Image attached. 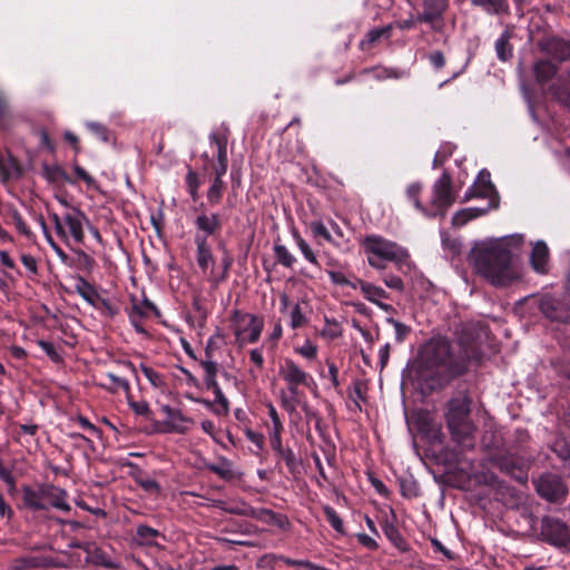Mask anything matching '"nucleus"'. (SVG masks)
I'll list each match as a JSON object with an SVG mask.
<instances>
[{"instance_id": "f257e3e1", "label": "nucleus", "mask_w": 570, "mask_h": 570, "mask_svg": "<svg viewBox=\"0 0 570 570\" xmlns=\"http://www.w3.org/2000/svg\"><path fill=\"white\" fill-rule=\"evenodd\" d=\"M523 243L520 234L497 238L478 244L470 254L476 272L494 286H507L517 274L512 267V257Z\"/></svg>"}, {"instance_id": "f03ea898", "label": "nucleus", "mask_w": 570, "mask_h": 570, "mask_svg": "<svg viewBox=\"0 0 570 570\" xmlns=\"http://www.w3.org/2000/svg\"><path fill=\"white\" fill-rule=\"evenodd\" d=\"M476 356L474 348L453 346L446 337L434 336L422 347L421 360L429 370H436L450 376L460 375L466 362Z\"/></svg>"}, {"instance_id": "7ed1b4c3", "label": "nucleus", "mask_w": 570, "mask_h": 570, "mask_svg": "<svg viewBox=\"0 0 570 570\" xmlns=\"http://www.w3.org/2000/svg\"><path fill=\"white\" fill-rule=\"evenodd\" d=\"M361 246L368 265L375 269H385L389 263L395 264L403 273L414 267L405 247L381 235L371 234L365 236L361 240Z\"/></svg>"}, {"instance_id": "20e7f679", "label": "nucleus", "mask_w": 570, "mask_h": 570, "mask_svg": "<svg viewBox=\"0 0 570 570\" xmlns=\"http://www.w3.org/2000/svg\"><path fill=\"white\" fill-rule=\"evenodd\" d=\"M57 235L68 243L70 239L80 245L85 239L86 226H89V218L78 207H69L61 216L51 214Z\"/></svg>"}, {"instance_id": "39448f33", "label": "nucleus", "mask_w": 570, "mask_h": 570, "mask_svg": "<svg viewBox=\"0 0 570 570\" xmlns=\"http://www.w3.org/2000/svg\"><path fill=\"white\" fill-rule=\"evenodd\" d=\"M233 332L239 346L256 343L264 328L262 317L235 311L232 317Z\"/></svg>"}, {"instance_id": "423d86ee", "label": "nucleus", "mask_w": 570, "mask_h": 570, "mask_svg": "<svg viewBox=\"0 0 570 570\" xmlns=\"http://www.w3.org/2000/svg\"><path fill=\"white\" fill-rule=\"evenodd\" d=\"M454 200L455 196L452 190L451 177L449 174L443 173L442 176L432 186V212H429L428 216H444Z\"/></svg>"}, {"instance_id": "0eeeda50", "label": "nucleus", "mask_w": 570, "mask_h": 570, "mask_svg": "<svg viewBox=\"0 0 570 570\" xmlns=\"http://www.w3.org/2000/svg\"><path fill=\"white\" fill-rule=\"evenodd\" d=\"M279 375L286 383L293 400L296 399L301 385L309 386L314 382L313 377L292 358H285L281 364Z\"/></svg>"}, {"instance_id": "6e6552de", "label": "nucleus", "mask_w": 570, "mask_h": 570, "mask_svg": "<svg viewBox=\"0 0 570 570\" xmlns=\"http://www.w3.org/2000/svg\"><path fill=\"white\" fill-rule=\"evenodd\" d=\"M535 489L540 497L550 502L563 501L568 494L563 480L554 474L541 475L535 481Z\"/></svg>"}, {"instance_id": "1a4fd4ad", "label": "nucleus", "mask_w": 570, "mask_h": 570, "mask_svg": "<svg viewBox=\"0 0 570 570\" xmlns=\"http://www.w3.org/2000/svg\"><path fill=\"white\" fill-rule=\"evenodd\" d=\"M542 534L556 547H566L570 543V528L559 519L546 518L542 521Z\"/></svg>"}, {"instance_id": "9d476101", "label": "nucleus", "mask_w": 570, "mask_h": 570, "mask_svg": "<svg viewBox=\"0 0 570 570\" xmlns=\"http://www.w3.org/2000/svg\"><path fill=\"white\" fill-rule=\"evenodd\" d=\"M470 404L471 401L466 395H459L453 397L448 403V411L445 414L448 426H456L460 422L469 421L470 419Z\"/></svg>"}, {"instance_id": "9b49d317", "label": "nucleus", "mask_w": 570, "mask_h": 570, "mask_svg": "<svg viewBox=\"0 0 570 570\" xmlns=\"http://www.w3.org/2000/svg\"><path fill=\"white\" fill-rule=\"evenodd\" d=\"M475 197L488 198L489 200L498 199L497 191L494 189L493 184L491 183L490 173L485 169H482L473 185L466 190L464 198L471 199Z\"/></svg>"}, {"instance_id": "f8f14e48", "label": "nucleus", "mask_w": 570, "mask_h": 570, "mask_svg": "<svg viewBox=\"0 0 570 570\" xmlns=\"http://www.w3.org/2000/svg\"><path fill=\"white\" fill-rule=\"evenodd\" d=\"M161 410L166 415L165 424L168 426V431L170 432L185 433L194 423L193 419L186 416L179 409L165 405Z\"/></svg>"}, {"instance_id": "ddd939ff", "label": "nucleus", "mask_w": 570, "mask_h": 570, "mask_svg": "<svg viewBox=\"0 0 570 570\" xmlns=\"http://www.w3.org/2000/svg\"><path fill=\"white\" fill-rule=\"evenodd\" d=\"M452 440L464 449H472L474 446V434H475V425L471 420L460 422L456 426H448Z\"/></svg>"}, {"instance_id": "4468645a", "label": "nucleus", "mask_w": 570, "mask_h": 570, "mask_svg": "<svg viewBox=\"0 0 570 570\" xmlns=\"http://www.w3.org/2000/svg\"><path fill=\"white\" fill-rule=\"evenodd\" d=\"M151 313H158L157 307L148 299L135 303L129 312V321L137 333L146 334L142 325V318L148 317Z\"/></svg>"}, {"instance_id": "2eb2a0df", "label": "nucleus", "mask_w": 570, "mask_h": 570, "mask_svg": "<svg viewBox=\"0 0 570 570\" xmlns=\"http://www.w3.org/2000/svg\"><path fill=\"white\" fill-rule=\"evenodd\" d=\"M423 12L416 16V20L432 23L442 18L448 8V0H423Z\"/></svg>"}, {"instance_id": "dca6fc26", "label": "nucleus", "mask_w": 570, "mask_h": 570, "mask_svg": "<svg viewBox=\"0 0 570 570\" xmlns=\"http://www.w3.org/2000/svg\"><path fill=\"white\" fill-rule=\"evenodd\" d=\"M531 266L534 272L546 274L549 269V248L543 240L534 243L530 256Z\"/></svg>"}, {"instance_id": "f3484780", "label": "nucleus", "mask_w": 570, "mask_h": 570, "mask_svg": "<svg viewBox=\"0 0 570 570\" xmlns=\"http://www.w3.org/2000/svg\"><path fill=\"white\" fill-rule=\"evenodd\" d=\"M215 508H218L227 513L236 514L240 517L250 518L253 514V507L240 499L230 500H216L213 502Z\"/></svg>"}, {"instance_id": "a211bd4d", "label": "nucleus", "mask_w": 570, "mask_h": 570, "mask_svg": "<svg viewBox=\"0 0 570 570\" xmlns=\"http://www.w3.org/2000/svg\"><path fill=\"white\" fill-rule=\"evenodd\" d=\"M46 510L56 508L61 511H69L70 505L67 502V492L63 489L47 485L45 487Z\"/></svg>"}, {"instance_id": "6ab92c4d", "label": "nucleus", "mask_w": 570, "mask_h": 570, "mask_svg": "<svg viewBox=\"0 0 570 570\" xmlns=\"http://www.w3.org/2000/svg\"><path fill=\"white\" fill-rule=\"evenodd\" d=\"M498 205H499V200L492 199V200H489L488 206L484 208L472 207V208H465V209L459 210L452 217V224L454 226H462L465 223H468L469 220L474 219V218L488 213L491 208H497Z\"/></svg>"}, {"instance_id": "aec40b11", "label": "nucleus", "mask_w": 570, "mask_h": 570, "mask_svg": "<svg viewBox=\"0 0 570 570\" xmlns=\"http://www.w3.org/2000/svg\"><path fill=\"white\" fill-rule=\"evenodd\" d=\"M195 226L207 238V236L214 235L220 229L222 223L218 214L202 213L196 217Z\"/></svg>"}, {"instance_id": "412c9836", "label": "nucleus", "mask_w": 570, "mask_h": 570, "mask_svg": "<svg viewBox=\"0 0 570 570\" xmlns=\"http://www.w3.org/2000/svg\"><path fill=\"white\" fill-rule=\"evenodd\" d=\"M543 49L547 53H549L554 60L561 62L570 59V42L564 41L559 38H553L549 40Z\"/></svg>"}, {"instance_id": "4be33fe9", "label": "nucleus", "mask_w": 570, "mask_h": 570, "mask_svg": "<svg viewBox=\"0 0 570 570\" xmlns=\"http://www.w3.org/2000/svg\"><path fill=\"white\" fill-rule=\"evenodd\" d=\"M558 72V66L547 59L538 60L533 66L535 81L544 85L552 80Z\"/></svg>"}, {"instance_id": "5701e85b", "label": "nucleus", "mask_w": 570, "mask_h": 570, "mask_svg": "<svg viewBox=\"0 0 570 570\" xmlns=\"http://www.w3.org/2000/svg\"><path fill=\"white\" fill-rule=\"evenodd\" d=\"M195 243L197 246V264L204 272H206L208 267L214 263L210 247L207 244L206 237L199 233L195 236Z\"/></svg>"}, {"instance_id": "b1692460", "label": "nucleus", "mask_w": 570, "mask_h": 570, "mask_svg": "<svg viewBox=\"0 0 570 570\" xmlns=\"http://www.w3.org/2000/svg\"><path fill=\"white\" fill-rule=\"evenodd\" d=\"M75 291L80 295L89 305L99 308L100 296L96 288L83 277H78L75 284Z\"/></svg>"}, {"instance_id": "393cba45", "label": "nucleus", "mask_w": 570, "mask_h": 570, "mask_svg": "<svg viewBox=\"0 0 570 570\" xmlns=\"http://www.w3.org/2000/svg\"><path fill=\"white\" fill-rule=\"evenodd\" d=\"M252 519L262 521L266 524H274L281 529H285L288 525V519L283 515L275 513L269 509H253Z\"/></svg>"}, {"instance_id": "a878e982", "label": "nucleus", "mask_w": 570, "mask_h": 570, "mask_svg": "<svg viewBox=\"0 0 570 570\" xmlns=\"http://www.w3.org/2000/svg\"><path fill=\"white\" fill-rule=\"evenodd\" d=\"M357 288H360L363 296L373 304H379V301L389 298V293L377 285L363 279H357Z\"/></svg>"}, {"instance_id": "bb28decb", "label": "nucleus", "mask_w": 570, "mask_h": 570, "mask_svg": "<svg viewBox=\"0 0 570 570\" xmlns=\"http://www.w3.org/2000/svg\"><path fill=\"white\" fill-rule=\"evenodd\" d=\"M23 503L32 510H46L45 487L39 490L26 488L23 490Z\"/></svg>"}, {"instance_id": "cd10ccee", "label": "nucleus", "mask_w": 570, "mask_h": 570, "mask_svg": "<svg viewBox=\"0 0 570 570\" xmlns=\"http://www.w3.org/2000/svg\"><path fill=\"white\" fill-rule=\"evenodd\" d=\"M474 7H480L488 14H500L508 10L507 0H471Z\"/></svg>"}, {"instance_id": "c85d7f7f", "label": "nucleus", "mask_w": 570, "mask_h": 570, "mask_svg": "<svg viewBox=\"0 0 570 570\" xmlns=\"http://www.w3.org/2000/svg\"><path fill=\"white\" fill-rule=\"evenodd\" d=\"M551 95L561 104L570 107V81L563 83L561 78L551 86Z\"/></svg>"}, {"instance_id": "c756f323", "label": "nucleus", "mask_w": 570, "mask_h": 570, "mask_svg": "<svg viewBox=\"0 0 570 570\" xmlns=\"http://www.w3.org/2000/svg\"><path fill=\"white\" fill-rule=\"evenodd\" d=\"M510 35L503 32L495 41V51L500 60L507 61L512 57V47L509 43Z\"/></svg>"}, {"instance_id": "7c9ffc66", "label": "nucleus", "mask_w": 570, "mask_h": 570, "mask_svg": "<svg viewBox=\"0 0 570 570\" xmlns=\"http://www.w3.org/2000/svg\"><path fill=\"white\" fill-rule=\"evenodd\" d=\"M159 537V532L148 525H139L136 531V540L140 544H154Z\"/></svg>"}, {"instance_id": "2f4dec72", "label": "nucleus", "mask_w": 570, "mask_h": 570, "mask_svg": "<svg viewBox=\"0 0 570 570\" xmlns=\"http://www.w3.org/2000/svg\"><path fill=\"white\" fill-rule=\"evenodd\" d=\"M215 395V409L214 412L218 415H226L229 412V402L227 397L224 395L220 386L213 390Z\"/></svg>"}, {"instance_id": "473e14b6", "label": "nucleus", "mask_w": 570, "mask_h": 570, "mask_svg": "<svg viewBox=\"0 0 570 570\" xmlns=\"http://www.w3.org/2000/svg\"><path fill=\"white\" fill-rule=\"evenodd\" d=\"M274 253L279 264L285 267H292L295 263V257L291 254L286 246L276 244L274 246Z\"/></svg>"}, {"instance_id": "72a5a7b5", "label": "nucleus", "mask_w": 570, "mask_h": 570, "mask_svg": "<svg viewBox=\"0 0 570 570\" xmlns=\"http://www.w3.org/2000/svg\"><path fill=\"white\" fill-rule=\"evenodd\" d=\"M293 237L305 259L311 264L317 265V258L306 240L296 232L293 233Z\"/></svg>"}, {"instance_id": "f704fd0d", "label": "nucleus", "mask_w": 570, "mask_h": 570, "mask_svg": "<svg viewBox=\"0 0 570 570\" xmlns=\"http://www.w3.org/2000/svg\"><path fill=\"white\" fill-rule=\"evenodd\" d=\"M422 190V185L420 183L411 184L406 189V195L410 200L413 202L416 209L421 210L424 215H429L428 209H425L421 202L419 200V195Z\"/></svg>"}, {"instance_id": "c9c22d12", "label": "nucleus", "mask_w": 570, "mask_h": 570, "mask_svg": "<svg viewBox=\"0 0 570 570\" xmlns=\"http://www.w3.org/2000/svg\"><path fill=\"white\" fill-rule=\"evenodd\" d=\"M554 303L556 302L553 301L552 297L546 296L544 298H542L540 303V309L547 317L551 320H562V315L558 313Z\"/></svg>"}, {"instance_id": "e433bc0d", "label": "nucleus", "mask_w": 570, "mask_h": 570, "mask_svg": "<svg viewBox=\"0 0 570 570\" xmlns=\"http://www.w3.org/2000/svg\"><path fill=\"white\" fill-rule=\"evenodd\" d=\"M224 183L223 179L215 178L207 191V199L210 204H217L223 194Z\"/></svg>"}, {"instance_id": "4c0bfd02", "label": "nucleus", "mask_w": 570, "mask_h": 570, "mask_svg": "<svg viewBox=\"0 0 570 570\" xmlns=\"http://www.w3.org/2000/svg\"><path fill=\"white\" fill-rule=\"evenodd\" d=\"M289 317H291L289 325L293 330L302 327L307 322V318L304 315V313L302 312L299 304H295L292 307Z\"/></svg>"}, {"instance_id": "58836bf2", "label": "nucleus", "mask_w": 570, "mask_h": 570, "mask_svg": "<svg viewBox=\"0 0 570 570\" xmlns=\"http://www.w3.org/2000/svg\"><path fill=\"white\" fill-rule=\"evenodd\" d=\"M386 322L393 326L395 332V340L399 343L403 342L407 334L411 332L410 326L401 323L395 318L389 317L386 318Z\"/></svg>"}, {"instance_id": "ea45409f", "label": "nucleus", "mask_w": 570, "mask_h": 570, "mask_svg": "<svg viewBox=\"0 0 570 570\" xmlns=\"http://www.w3.org/2000/svg\"><path fill=\"white\" fill-rule=\"evenodd\" d=\"M209 138L210 141L214 142L217 147V163H228L226 139L223 137H218L215 134L210 135Z\"/></svg>"}, {"instance_id": "a19ab883", "label": "nucleus", "mask_w": 570, "mask_h": 570, "mask_svg": "<svg viewBox=\"0 0 570 570\" xmlns=\"http://www.w3.org/2000/svg\"><path fill=\"white\" fill-rule=\"evenodd\" d=\"M324 513L326 515V520L332 525V528L335 531H337L340 533H343L344 532V524H343L342 519L335 512V510L333 508H331V507H325L324 508Z\"/></svg>"}, {"instance_id": "79ce46f5", "label": "nucleus", "mask_w": 570, "mask_h": 570, "mask_svg": "<svg viewBox=\"0 0 570 570\" xmlns=\"http://www.w3.org/2000/svg\"><path fill=\"white\" fill-rule=\"evenodd\" d=\"M186 184H187L188 191H189L193 200H197L200 180H199L197 174L195 171H193L191 169H189L186 175Z\"/></svg>"}, {"instance_id": "37998d69", "label": "nucleus", "mask_w": 570, "mask_h": 570, "mask_svg": "<svg viewBox=\"0 0 570 570\" xmlns=\"http://www.w3.org/2000/svg\"><path fill=\"white\" fill-rule=\"evenodd\" d=\"M106 377L110 381V385L106 386L110 392L116 393L119 390H129V383L127 380L119 377L112 373H107Z\"/></svg>"}, {"instance_id": "c03bdc74", "label": "nucleus", "mask_w": 570, "mask_h": 570, "mask_svg": "<svg viewBox=\"0 0 570 570\" xmlns=\"http://www.w3.org/2000/svg\"><path fill=\"white\" fill-rule=\"evenodd\" d=\"M86 126L101 141L108 142L110 140L109 131L104 125L95 121H89Z\"/></svg>"}, {"instance_id": "a18cd8bd", "label": "nucleus", "mask_w": 570, "mask_h": 570, "mask_svg": "<svg viewBox=\"0 0 570 570\" xmlns=\"http://www.w3.org/2000/svg\"><path fill=\"white\" fill-rule=\"evenodd\" d=\"M38 345L41 347V350L48 355V357L52 362H55V363L61 362V360H62L61 355L51 342L40 340V341H38Z\"/></svg>"}, {"instance_id": "49530a36", "label": "nucleus", "mask_w": 570, "mask_h": 570, "mask_svg": "<svg viewBox=\"0 0 570 570\" xmlns=\"http://www.w3.org/2000/svg\"><path fill=\"white\" fill-rule=\"evenodd\" d=\"M295 351L301 355L303 356L304 358L306 360H314L317 355V346L312 343L309 340H306L304 342V344L297 348H295Z\"/></svg>"}, {"instance_id": "de8ad7c7", "label": "nucleus", "mask_w": 570, "mask_h": 570, "mask_svg": "<svg viewBox=\"0 0 570 570\" xmlns=\"http://www.w3.org/2000/svg\"><path fill=\"white\" fill-rule=\"evenodd\" d=\"M311 230L315 237H322L326 242L332 243V236L326 228V226L321 220L312 222L311 223Z\"/></svg>"}, {"instance_id": "09e8293b", "label": "nucleus", "mask_w": 570, "mask_h": 570, "mask_svg": "<svg viewBox=\"0 0 570 570\" xmlns=\"http://www.w3.org/2000/svg\"><path fill=\"white\" fill-rule=\"evenodd\" d=\"M91 559H92V561L96 564H100V566H104V567L109 568V569L117 568V566H118L114 560H111L101 550H95L92 556H91Z\"/></svg>"}, {"instance_id": "8fccbe9b", "label": "nucleus", "mask_w": 570, "mask_h": 570, "mask_svg": "<svg viewBox=\"0 0 570 570\" xmlns=\"http://www.w3.org/2000/svg\"><path fill=\"white\" fill-rule=\"evenodd\" d=\"M232 258L230 257H225L223 259V271L222 273H218L216 274L213 269L210 271V282H213L214 284H219L220 282L225 281L226 277H227V274H228V269L230 268L232 266Z\"/></svg>"}, {"instance_id": "3c124183", "label": "nucleus", "mask_w": 570, "mask_h": 570, "mask_svg": "<svg viewBox=\"0 0 570 570\" xmlns=\"http://www.w3.org/2000/svg\"><path fill=\"white\" fill-rule=\"evenodd\" d=\"M328 277L331 279L332 283L336 284V285H346V286H350L352 288H357V281L356 282H351L346 278V276L341 273V272H335V271H330L328 273Z\"/></svg>"}, {"instance_id": "603ef678", "label": "nucleus", "mask_w": 570, "mask_h": 570, "mask_svg": "<svg viewBox=\"0 0 570 570\" xmlns=\"http://www.w3.org/2000/svg\"><path fill=\"white\" fill-rule=\"evenodd\" d=\"M383 283L392 289L402 292L404 289V284L401 277L394 274H387L383 277Z\"/></svg>"}, {"instance_id": "864d4df0", "label": "nucleus", "mask_w": 570, "mask_h": 570, "mask_svg": "<svg viewBox=\"0 0 570 570\" xmlns=\"http://www.w3.org/2000/svg\"><path fill=\"white\" fill-rule=\"evenodd\" d=\"M207 468L208 470L224 479H227L232 475L230 466L226 462H224L223 464H208Z\"/></svg>"}, {"instance_id": "5fc2aeb1", "label": "nucleus", "mask_w": 570, "mask_h": 570, "mask_svg": "<svg viewBox=\"0 0 570 570\" xmlns=\"http://www.w3.org/2000/svg\"><path fill=\"white\" fill-rule=\"evenodd\" d=\"M21 263L27 268L30 275H36L38 273V263L37 259L29 254L21 255Z\"/></svg>"}, {"instance_id": "6e6d98bb", "label": "nucleus", "mask_w": 570, "mask_h": 570, "mask_svg": "<svg viewBox=\"0 0 570 570\" xmlns=\"http://www.w3.org/2000/svg\"><path fill=\"white\" fill-rule=\"evenodd\" d=\"M383 531L389 540L399 547V542L402 541L399 530L392 523H385Z\"/></svg>"}, {"instance_id": "4d7b16f0", "label": "nucleus", "mask_w": 570, "mask_h": 570, "mask_svg": "<svg viewBox=\"0 0 570 570\" xmlns=\"http://www.w3.org/2000/svg\"><path fill=\"white\" fill-rule=\"evenodd\" d=\"M389 30H390V28H377V29L370 30L366 35V39L364 41H362V45L364 46V43H368V45L374 43L381 37H383L384 35H387Z\"/></svg>"}, {"instance_id": "13d9d810", "label": "nucleus", "mask_w": 570, "mask_h": 570, "mask_svg": "<svg viewBox=\"0 0 570 570\" xmlns=\"http://www.w3.org/2000/svg\"><path fill=\"white\" fill-rule=\"evenodd\" d=\"M141 372L146 376V379L150 382L151 385L155 387L159 386L161 384V377L160 375L154 371L151 367L141 365Z\"/></svg>"}, {"instance_id": "bf43d9fd", "label": "nucleus", "mask_w": 570, "mask_h": 570, "mask_svg": "<svg viewBox=\"0 0 570 570\" xmlns=\"http://www.w3.org/2000/svg\"><path fill=\"white\" fill-rule=\"evenodd\" d=\"M138 484L147 492H159V484L157 483L156 480L151 479V478H141L138 480Z\"/></svg>"}, {"instance_id": "052dcab7", "label": "nucleus", "mask_w": 570, "mask_h": 570, "mask_svg": "<svg viewBox=\"0 0 570 570\" xmlns=\"http://www.w3.org/2000/svg\"><path fill=\"white\" fill-rule=\"evenodd\" d=\"M77 422L79 423V425L82 429L89 431L91 434H94L96 436H100V434H101L100 430L96 425H94L87 417L78 416Z\"/></svg>"}, {"instance_id": "680f3d73", "label": "nucleus", "mask_w": 570, "mask_h": 570, "mask_svg": "<svg viewBox=\"0 0 570 570\" xmlns=\"http://www.w3.org/2000/svg\"><path fill=\"white\" fill-rule=\"evenodd\" d=\"M130 406L132 409V411L138 414V415H141V416H149L150 414V409H149V405L147 402L145 401H140V402H132L130 403Z\"/></svg>"}, {"instance_id": "e2e57ef3", "label": "nucleus", "mask_w": 570, "mask_h": 570, "mask_svg": "<svg viewBox=\"0 0 570 570\" xmlns=\"http://www.w3.org/2000/svg\"><path fill=\"white\" fill-rule=\"evenodd\" d=\"M278 455L285 461V463L288 468H293L295 465L296 458H295L294 452L291 449L284 448L278 453Z\"/></svg>"}, {"instance_id": "0e129e2a", "label": "nucleus", "mask_w": 570, "mask_h": 570, "mask_svg": "<svg viewBox=\"0 0 570 570\" xmlns=\"http://www.w3.org/2000/svg\"><path fill=\"white\" fill-rule=\"evenodd\" d=\"M16 165L10 161H6L4 159H0V171L2 174L3 179H8L13 171H16Z\"/></svg>"}, {"instance_id": "69168bd1", "label": "nucleus", "mask_w": 570, "mask_h": 570, "mask_svg": "<svg viewBox=\"0 0 570 570\" xmlns=\"http://www.w3.org/2000/svg\"><path fill=\"white\" fill-rule=\"evenodd\" d=\"M202 367L204 368L205 376H216L217 375V363L212 360L202 361Z\"/></svg>"}, {"instance_id": "338daca9", "label": "nucleus", "mask_w": 570, "mask_h": 570, "mask_svg": "<svg viewBox=\"0 0 570 570\" xmlns=\"http://www.w3.org/2000/svg\"><path fill=\"white\" fill-rule=\"evenodd\" d=\"M357 540L362 546L370 550H375L377 548L376 541L365 533H358Z\"/></svg>"}, {"instance_id": "774afa93", "label": "nucleus", "mask_w": 570, "mask_h": 570, "mask_svg": "<svg viewBox=\"0 0 570 570\" xmlns=\"http://www.w3.org/2000/svg\"><path fill=\"white\" fill-rule=\"evenodd\" d=\"M14 223H16L17 229L22 235H24L27 238H31L32 237V232L28 228V226L26 225V223L22 220V218L20 216H16L14 217Z\"/></svg>"}]
</instances>
